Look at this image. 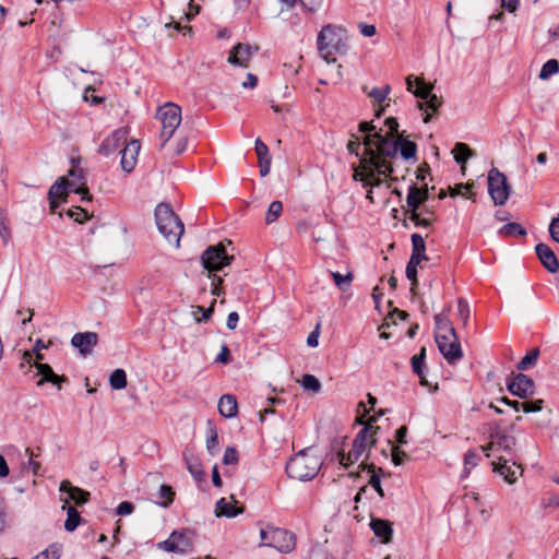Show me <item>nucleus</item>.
Listing matches in <instances>:
<instances>
[{
    "mask_svg": "<svg viewBox=\"0 0 559 559\" xmlns=\"http://www.w3.org/2000/svg\"><path fill=\"white\" fill-rule=\"evenodd\" d=\"M365 150L360 164L353 165L355 181L362 182L364 187H378L382 183L381 177H389L393 173V158L399 153V138L384 136L382 130L364 139Z\"/></svg>",
    "mask_w": 559,
    "mask_h": 559,
    "instance_id": "f257e3e1",
    "label": "nucleus"
},
{
    "mask_svg": "<svg viewBox=\"0 0 559 559\" xmlns=\"http://www.w3.org/2000/svg\"><path fill=\"white\" fill-rule=\"evenodd\" d=\"M376 420V417L369 418V423L355 437L352 449L347 454L342 451L337 453V460L341 465L348 467L362 457L365 460L368 459L371 448L377 442L376 435L379 427L372 426V423Z\"/></svg>",
    "mask_w": 559,
    "mask_h": 559,
    "instance_id": "f03ea898",
    "label": "nucleus"
},
{
    "mask_svg": "<svg viewBox=\"0 0 559 559\" xmlns=\"http://www.w3.org/2000/svg\"><path fill=\"white\" fill-rule=\"evenodd\" d=\"M317 46L319 55L328 63L336 61L337 53H345L346 51V34L344 28L326 24L318 34Z\"/></svg>",
    "mask_w": 559,
    "mask_h": 559,
    "instance_id": "7ed1b4c3",
    "label": "nucleus"
},
{
    "mask_svg": "<svg viewBox=\"0 0 559 559\" xmlns=\"http://www.w3.org/2000/svg\"><path fill=\"white\" fill-rule=\"evenodd\" d=\"M321 466L322 460L320 456L307 449L300 451L287 462L286 472L290 478L305 481L314 478Z\"/></svg>",
    "mask_w": 559,
    "mask_h": 559,
    "instance_id": "20e7f679",
    "label": "nucleus"
},
{
    "mask_svg": "<svg viewBox=\"0 0 559 559\" xmlns=\"http://www.w3.org/2000/svg\"><path fill=\"white\" fill-rule=\"evenodd\" d=\"M155 221L165 239L178 247L185 228L181 219L174 213L170 205L159 203L155 209Z\"/></svg>",
    "mask_w": 559,
    "mask_h": 559,
    "instance_id": "39448f33",
    "label": "nucleus"
},
{
    "mask_svg": "<svg viewBox=\"0 0 559 559\" xmlns=\"http://www.w3.org/2000/svg\"><path fill=\"white\" fill-rule=\"evenodd\" d=\"M69 192H74L82 195L83 201H91L92 197L88 189L76 185L74 180H68L66 177H60L49 189L48 199L51 212L60 205V201H64Z\"/></svg>",
    "mask_w": 559,
    "mask_h": 559,
    "instance_id": "423d86ee",
    "label": "nucleus"
},
{
    "mask_svg": "<svg viewBox=\"0 0 559 559\" xmlns=\"http://www.w3.org/2000/svg\"><path fill=\"white\" fill-rule=\"evenodd\" d=\"M157 117L162 121V147H165L181 122V108L167 103L158 109Z\"/></svg>",
    "mask_w": 559,
    "mask_h": 559,
    "instance_id": "0eeeda50",
    "label": "nucleus"
},
{
    "mask_svg": "<svg viewBox=\"0 0 559 559\" xmlns=\"http://www.w3.org/2000/svg\"><path fill=\"white\" fill-rule=\"evenodd\" d=\"M416 83L417 88L414 90L413 75L406 78L407 91L424 100L418 103L419 108L421 110L437 112L441 106V99L437 95L431 94L432 85L425 84L421 79H416Z\"/></svg>",
    "mask_w": 559,
    "mask_h": 559,
    "instance_id": "6e6552de",
    "label": "nucleus"
},
{
    "mask_svg": "<svg viewBox=\"0 0 559 559\" xmlns=\"http://www.w3.org/2000/svg\"><path fill=\"white\" fill-rule=\"evenodd\" d=\"M202 264L209 272L222 270L224 266L229 265L234 257L228 255L226 248L223 243L210 246L202 254Z\"/></svg>",
    "mask_w": 559,
    "mask_h": 559,
    "instance_id": "1a4fd4ad",
    "label": "nucleus"
},
{
    "mask_svg": "<svg viewBox=\"0 0 559 559\" xmlns=\"http://www.w3.org/2000/svg\"><path fill=\"white\" fill-rule=\"evenodd\" d=\"M512 193V185L508 177L498 168L491 166V202L495 205H504Z\"/></svg>",
    "mask_w": 559,
    "mask_h": 559,
    "instance_id": "9d476101",
    "label": "nucleus"
},
{
    "mask_svg": "<svg viewBox=\"0 0 559 559\" xmlns=\"http://www.w3.org/2000/svg\"><path fill=\"white\" fill-rule=\"evenodd\" d=\"M192 532H173L169 537L158 543V548L167 552L187 554L192 551Z\"/></svg>",
    "mask_w": 559,
    "mask_h": 559,
    "instance_id": "9b49d317",
    "label": "nucleus"
},
{
    "mask_svg": "<svg viewBox=\"0 0 559 559\" xmlns=\"http://www.w3.org/2000/svg\"><path fill=\"white\" fill-rule=\"evenodd\" d=\"M436 343L440 353L449 364L453 365L462 358L463 352L456 334L449 336L440 334L436 336Z\"/></svg>",
    "mask_w": 559,
    "mask_h": 559,
    "instance_id": "f8f14e48",
    "label": "nucleus"
},
{
    "mask_svg": "<svg viewBox=\"0 0 559 559\" xmlns=\"http://www.w3.org/2000/svg\"><path fill=\"white\" fill-rule=\"evenodd\" d=\"M496 459L498 461L491 460V471L499 474L508 484L515 483L522 475L521 466L503 455L496 456Z\"/></svg>",
    "mask_w": 559,
    "mask_h": 559,
    "instance_id": "ddd939ff",
    "label": "nucleus"
},
{
    "mask_svg": "<svg viewBox=\"0 0 559 559\" xmlns=\"http://www.w3.org/2000/svg\"><path fill=\"white\" fill-rule=\"evenodd\" d=\"M258 50V46L239 43L230 49L227 62L235 67L248 68L251 58Z\"/></svg>",
    "mask_w": 559,
    "mask_h": 559,
    "instance_id": "4468645a",
    "label": "nucleus"
},
{
    "mask_svg": "<svg viewBox=\"0 0 559 559\" xmlns=\"http://www.w3.org/2000/svg\"><path fill=\"white\" fill-rule=\"evenodd\" d=\"M129 135L128 128H120L115 130L110 135H108L103 143L100 144L98 152L105 156L112 154L117 151L121 145L127 143Z\"/></svg>",
    "mask_w": 559,
    "mask_h": 559,
    "instance_id": "2eb2a0df",
    "label": "nucleus"
},
{
    "mask_svg": "<svg viewBox=\"0 0 559 559\" xmlns=\"http://www.w3.org/2000/svg\"><path fill=\"white\" fill-rule=\"evenodd\" d=\"M270 547L283 554L292 552L296 547V537L286 530L275 527Z\"/></svg>",
    "mask_w": 559,
    "mask_h": 559,
    "instance_id": "dca6fc26",
    "label": "nucleus"
},
{
    "mask_svg": "<svg viewBox=\"0 0 559 559\" xmlns=\"http://www.w3.org/2000/svg\"><path fill=\"white\" fill-rule=\"evenodd\" d=\"M98 343V335L95 332H79L71 338V345L78 348L84 357L90 355Z\"/></svg>",
    "mask_w": 559,
    "mask_h": 559,
    "instance_id": "f3484780",
    "label": "nucleus"
},
{
    "mask_svg": "<svg viewBox=\"0 0 559 559\" xmlns=\"http://www.w3.org/2000/svg\"><path fill=\"white\" fill-rule=\"evenodd\" d=\"M141 150V144L138 140H131L124 148L120 152L121 153V168L126 173H131L138 160V155Z\"/></svg>",
    "mask_w": 559,
    "mask_h": 559,
    "instance_id": "a211bd4d",
    "label": "nucleus"
},
{
    "mask_svg": "<svg viewBox=\"0 0 559 559\" xmlns=\"http://www.w3.org/2000/svg\"><path fill=\"white\" fill-rule=\"evenodd\" d=\"M243 507L238 506V501L235 500L234 496L227 498H221L215 504V515L217 518H236L243 512Z\"/></svg>",
    "mask_w": 559,
    "mask_h": 559,
    "instance_id": "6ab92c4d",
    "label": "nucleus"
},
{
    "mask_svg": "<svg viewBox=\"0 0 559 559\" xmlns=\"http://www.w3.org/2000/svg\"><path fill=\"white\" fill-rule=\"evenodd\" d=\"M534 386V381L528 376L523 373H519L508 385L509 390L513 394L522 399L533 394Z\"/></svg>",
    "mask_w": 559,
    "mask_h": 559,
    "instance_id": "aec40b11",
    "label": "nucleus"
},
{
    "mask_svg": "<svg viewBox=\"0 0 559 559\" xmlns=\"http://www.w3.org/2000/svg\"><path fill=\"white\" fill-rule=\"evenodd\" d=\"M536 254L543 266L550 273L559 270L558 259L552 249L546 243H538L535 248Z\"/></svg>",
    "mask_w": 559,
    "mask_h": 559,
    "instance_id": "412c9836",
    "label": "nucleus"
},
{
    "mask_svg": "<svg viewBox=\"0 0 559 559\" xmlns=\"http://www.w3.org/2000/svg\"><path fill=\"white\" fill-rule=\"evenodd\" d=\"M35 367L37 369L36 374L41 377L37 382L38 386H41L45 382H50L56 385L58 390H61V383L68 381L64 376L56 374L52 368L47 364L36 362Z\"/></svg>",
    "mask_w": 559,
    "mask_h": 559,
    "instance_id": "4be33fe9",
    "label": "nucleus"
},
{
    "mask_svg": "<svg viewBox=\"0 0 559 559\" xmlns=\"http://www.w3.org/2000/svg\"><path fill=\"white\" fill-rule=\"evenodd\" d=\"M60 491L68 495V497L64 500H68V502L71 500L79 506L87 502L90 497V492L79 487L72 486V484L69 480L61 481Z\"/></svg>",
    "mask_w": 559,
    "mask_h": 559,
    "instance_id": "5701e85b",
    "label": "nucleus"
},
{
    "mask_svg": "<svg viewBox=\"0 0 559 559\" xmlns=\"http://www.w3.org/2000/svg\"><path fill=\"white\" fill-rule=\"evenodd\" d=\"M428 199V189L425 187L424 189H420L416 186H411L407 198H406V204L409 211H417L421 203H424Z\"/></svg>",
    "mask_w": 559,
    "mask_h": 559,
    "instance_id": "b1692460",
    "label": "nucleus"
},
{
    "mask_svg": "<svg viewBox=\"0 0 559 559\" xmlns=\"http://www.w3.org/2000/svg\"><path fill=\"white\" fill-rule=\"evenodd\" d=\"M515 444V440L512 436H506L500 433H491V455L496 456L499 451H510Z\"/></svg>",
    "mask_w": 559,
    "mask_h": 559,
    "instance_id": "393cba45",
    "label": "nucleus"
},
{
    "mask_svg": "<svg viewBox=\"0 0 559 559\" xmlns=\"http://www.w3.org/2000/svg\"><path fill=\"white\" fill-rule=\"evenodd\" d=\"M238 405L237 400L231 394L223 395L218 401V412L226 418H231L237 415Z\"/></svg>",
    "mask_w": 559,
    "mask_h": 559,
    "instance_id": "a878e982",
    "label": "nucleus"
},
{
    "mask_svg": "<svg viewBox=\"0 0 559 559\" xmlns=\"http://www.w3.org/2000/svg\"><path fill=\"white\" fill-rule=\"evenodd\" d=\"M370 526L374 535L382 538L383 543H388L391 539L393 530L389 521L381 519H372L370 522Z\"/></svg>",
    "mask_w": 559,
    "mask_h": 559,
    "instance_id": "bb28decb",
    "label": "nucleus"
},
{
    "mask_svg": "<svg viewBox=\"0 0 559 559\" xmlns=\"http://www.w3.org/2000/svg\"><path fill=\"white\" fill-rule=\"evenodd\" d=\"M426 348L421 347L419 353L412 357V369L420 379L421 385H428L425 373Z\"/></svg>",
    "mask_w": 559,
    "mask_h": 559,
    "instance_id": "cd10ccee",
    "label": "nucleus"
},
{
    "mask_svg": "<svg viewBox=\"0 0 559 559\" xmlns=\"http://www.w3.org/2000/svg\"><path fill=\"white\" fill-rule=\"evenodd\" d=\"M436 330L435 337L443 334V336H449L452 334H456L454 328L449 321L448 317L443 313L436 314L435 317Z\"/></svg>",
    "mask_w": 559,
    "mask_h": 559,
    "instance_id": "c85d7f7f",
    "label": "nucleus"
},
{
    "mask_svg": "<svg viewBox=\"0 0 559 559\" xmlns=\"http://www.w3.org/2000/svg\"><path fill=\"white\" fill-rule=\"evenodd\" d=\"M62 509L67 511V520L64 522L66 531H68V532L75 531L81 522V516H80L79 512L72 506H68V500H64V504H63Z\"/></svg>",
    "mask_w": 559,
    "mask_h": 559,
    "instance_id": "c756f323",
    "label": "nucleus"
},
{
    "mask_svg": "<svg viewBox=\"0 0 559 559\" xmlns=\"http://www.w3.org/2000/svg\"><path fill=\"white\" fill-rule=\"evenodd\" d=\"M497 234L502 237H525L527 233L519 223H507L497 230Z\"/></svg>",
    "mask_w": 559,
    "mask_h": 559,
    "instance_id": "7c9ffc66",
    "label": "nucleus"
},
{
    "mask_svg": "<svg viewBox=\"0 0 559 559\" xmlns=\"http://www.w3.org/2000/svg\"><path fill=\"white\" fill-rule=\"evenodd\" d=\"M453 157L457 164L461 165V169L465 171V163L468 157L472 156L471 148L465 143H456L452 150Z\"/></svg>",
    "mask_w": 559,
    "mask_h": 559,
    "instance_id": "2f4dec72",
    "label": "nucleus"
},
{
    "mask_svg": "<svg viewBox=\"0 0 559 559\" xmlns=\"http://www.w3.org/2000/svg\"><path fill=\"white\" fill-rule=\"evenodd\" d=\"M183 461L186 462L187 468L191 476L198 481L202 480L204 473L200 462L197 459H193L192 455L187 452L183 453Z\"/></svg>",
    "mask_w": 559,
    "mask_h": 559,
    "instance_id": "473e14b6",
    "label": "nucleus"
},
{
    "mask_svg": "<svg viewBox=\"0 0 559 559\" xmlns=\"http://www.w3.org/2000/svg\"><path fill=\"white\" fill-rule=\"evenodd\" d=\"M360 468L362 469H368L369 472H371V476H370V479H369V485L378 492V495L383 498L384 497V491L381 487V480H380V477L378 474L374 473V465L373 464H366L365 463V460L361 462V464L359 465Z\"/></svg>",
    "mask_w": 559,
    "mask_h": 559,
    "instance_id": "72a5a7b5",
    "label": "nucleus"
},
{
    "mask_svg": "<svg viewBox=\"0 0 559 559\" xmlns=\"http://www.w3.org/2000/svg\"><path fill=\"white\" fill-rule=\"evenodd\" d=\"M399 151L404 159H411L415 157L417 146L414 142L399 136Z\"/></svg>",
    "mask_w": 559,
    "mask_h": 559,
    "instance_id": "f704fd0d",
    "label": "nucleus"
},
{
    "mask_svg": "<svg viewBox=\"0 0 559 559\" xmlns=\"http://www.w3.org/2000/svg\"><path fill=\"white\" fill-rule=\"evenodd\" d=\"M175 497V492L173 488L168 485H162L158 490V500L156 503L163 508H167L173 503Z\"/></svg>",
    "mask_w": 559,
    "mask_h": 559,
    "instance_id": "c9c22d12",
    "label": "nucleus"
},
{
    "mask_svg": "<svg viewBox=\"0 0 559 559\" xmlns=\"http://www.w3.org/2000/svg\"><path fill=\"white\" fill-rule=\"evenodd\" d=\"M418 262L416 261L415 258H411L407 265H406V277L407 280L411 282L412 284V287H411V292L413 294H415V290L417 288V285H418V281H417V266H418Z\"/></svg>",
    "mask_w": 559,
    "mask_h": 559,
    "instance_id": "e433bc0d",
    "label": "nucleus"
},
{
    "mask_svg": "<svg viewBox=\"0 0 559 559\" xmlns=\"http://www.w3.org/2000/svg\"><path fill=\"white\" fill-rule=\"evenodd\" d=\"M109 383L114 390H122L127 386V374L123 369H116L109 378Z\"/></svg>",
    "mask_w": 559,
    "mask_h": 559,
    "instance_id": "4c0bfd02",
    "label": "nucleus"
},
{
    "mask_svg": "<svg viewBox=\"0 0 559 559\" xmlns=\"http://www.w3.org/2000/svg\"><path fill=\"white\" fill-rule=\"evenodd\" d=\"M61 552L62 546L60 544L53 543L32 559H60Z\"/></svg>",
    "mask_w": 559,
    "mask_h": 559,
    "instance_id": "58836bf2",
    "label": "nucleus"
},
{
    "mask_svg": "<svg viewBox=\"0 0 559 559\" xmlns=\"http://www.w3.org/2000/svg\"><path fill=\"white\" fill-rule=\"evenodd\" d=\"M218 448V437L216 428L209 421L206 430V449L211 454H215Z\"/></svg>",
    "mask_w": 559,
    "mask_h": 559,
    "instance_id": "ea45409f",
    "label": "nucleus"
},
{
    "mask_svg": "<svg viewBox=\"0 0 559 559\" xmlns=\"http://www.w3.org/2000/svg\"><path fill=\"white\" fill-rule=\"evenodd\" d=\"M538 356H539V349L538 348H533L518 364V369H520V370H527L531 367L535 366L536 362H537Z\"/></svg>",
    "mask_w": 559,
    "mask_h": 559,
    "instance_id": "a19ab883",
    "label": "nucleus"
},
{
    "mask_svg": "<svg viewBox=\"0 0 559 559\" xmlns=\"http://www.w3.org/2000/svg\"><path fill=\"white\" fill-rule=\"evenodd\" d=\"M334 284L343 292L347 290L350 283L353 282V274L348 272L347 274L343 275L338 272H330Z\"/></svg>",
    "mask_w": 559,
    "mask_h": 559,
    "instance_id": "79ce46f5",
    "label": "nucleus"
},
{
    "mask_svg": "<svg viewBox=\"0 0 559 559\" xmlns=\"http://www.w3.org/2000/svg\"><path fill=\"white\" fill-rule=\"evenodd\" d=\"M543 404V400H525L521 403L516 402L515 407L518 411L521 408L524 413H534L542 411Z\"/></svg>",
    "mask_w": 559,
    "mask_h": 559,
    "instance_id": "37998d69",
    "label": "nucleus"
},
{
    "mask_svg": "<svg viewBox=\"0 0 559 559\" xmlns=\"http://www.w3.org/2000/svg\"><path fill=\"white\" fill-rule=\"evenodd\" d=\"M283 212V204L281 201H273L266 211L265 223L272 224L275 222Z\"/></svg>",
    "mask_w": 559,
    "mask_h": 559,
    "instance_id": "c03bdc74",
    "label": "nucleus"
},
{
    "mask_svg": "<svg viewBox=\"0 0 559 559\" xmlns=\"http://www.w3.org/2000/svg\"><path fill=\"white\" fill-rule=\"evenodd\" d=\"M25 453L28 455V460H27V462H25L23 464V469H31L33 475H35V476L41 475V473H40L41 465L39 462L34 460L35 454H34L33 450L29 448H26Z\"/></svg>",
    "mask_w": 559,
    "mask_h": 559,
    "instance_id": "a18cd8bd",
    "label": "nucleus"
},
{
    "mask_svg": "<svg viewBox=\"0 0 559 559\" xmlns=\"http://www.w3.org/2000/svg\"><path fill=\"white\" fill-rule=\"evenodd\" d=\"M559 71V62L556 59L548 60L539 72L540 80H547Z\"/></svg>",
    "mask_w": 559,
    "mask_h": 559,
    "instance_id": "49530a36",
    "label": "nucleus"
},
{
    "mask_svg": "<svg viewBox=\"0 0 559 559\" xmlns=\"http://www.w3.org/2000/svg\"><path fill=\"white\" fill-rule=\"evenodd\" d=\"M390 91V85H385L383 88L373 87L370 92H367V95L373 98L377 104L382 105L386 100Z\"/></svg>",
    "mask_w": 559,
    "mask_h": 559,
    "instance_id": "de8ad7c7",
    "label": "nucleus"
},
{
    "mask_svg": "<svg viewBox=\"0 0 559 559\" xmlns=\"http://www.w3.org/2000/svg\"><path fill=\"white\" fill-rule=\"evenodd\" d=\"M300 383L306 391H311L313 393H318L321 389L320 381L312 374H305Z\"/></svg>",
    "mask_w": 559,
    "mask_h": 559,
    "instance_id": "09e8293b",
    "label": "nucleus"
},
{
    "mask_svg": "<svg viewBox=\"0 0 559 559\" xmlns=\"http://www.w3.org/2000/svg\"><path fill=\"white\" fill-rule=\"evenodd\" d=\"M11 236L12 235L9 221L5 214L2 211H0V237L4 245L9 243V241L11 240Z\"/></svg>",
    "mask_w": 559,
    "mask_h": 559,
    "instance_id": "8fccbe9b",
    "label": "nucleus"
},
{
    "mask_svg": "<svg viewBox=\"0 0 559 559\" xmlns=\"http://www.w3.org/2000/svg\"><path fill=\"white\" fill-rule=\"evenodd\" d=\"M213 313V305H211L209 308H204L202 306H195L193 307L192 314L194 317V320L197 322H203L207 321Z\"/></svg>",
    "mask_w": 559,
    "mask_h": 559,
    "instance_id": "3c124183",
    "label": "nucleus"
},
{
    "mask_svg": "<svg viewBox=\"0 0 559 559\" xmlns=\"http://www.w3.org/2000/svg\"><path fill=\"white\" fill-rule=\"evenodd\" d=\"M69 180H74L76 185H81L84 188H87L85 185V173L79 166L73 165L69 170Z\"/></svg>",
    "mask_w": 559,
    "mask_h": 559,
    "instance_id": "603ef678",
    "label": "nucleus"
},
{
    "mask_svg": "<svg viewBox=\"0 0 559 559\" xmlns=\"http://www.w3.org/2000/svg\"><path fill=\"white\" fill-rule=\"evenodd\" d=\"M35 353V359L34 354L31 352H24L21 362V368H23L25 365H28L29 367L35 366L36 362H40L44 359V356L40 352H34Z\"/></svg>",
    "mask_w": 559,
    "mask_h": 559,
    "instance_id": "864d4df0",
    "label": "nucleus"
},
{
    "mask_svg": "<svg viewBox=\"0 0 559 559\" xmlns=\"http://www.w3.org/2000/svg\"><path fill=\"white\" fill-rule=\"evenodd\" d=\"M69 217L73 218L75 222L83 223L88 219L90 215L86 210L81 207H75L74 210L68 211Z\"/></svg>",
    "mask_w": 559,
    "mask_h": 559,
    "instance_id": "5fc2aeb1",
    "label": "nucleus"
},
{
    "mask_svg": "<svg viewBox=\"0 0 559 559\" xmlns=\"http://www.w3.org/2000/svg\"><path fill=\"white\" fill-rule=\"evenodd\" d=\"M254 150L258 155V159L269 158L271 157L269 147L261 139H257L254 142Z\"/></svg>",
    "mask_w": 559,
    "mask_h": 559,
    "instance_id": "6e6d98bb",
    "label": "nucleus"
},
{
    "mask_svg": "<svg viewBox=\"0 0 559 559\" xmlns=\"http://www.w3.org/2000/svg\"><path fill=\"white\" fill-rule=\"evenodd\" d=\"M411 239H412V246H413L412 252H414V251L426 252V245H425L424 237L421 235L413 234Z\"/></svg>",
    "mask_w": 559,
    "mask_h": 559,
    "instance_id": "4d7b16f0",
    "label": "nucleus"
},
{
    "mask_svg": "<svg viewBox=\"0 0 559 559\" xmlns=\"http://www.w3.org/2000/svg\"><path fill=\"white\" fill-rule=\"evenodd\" d=\"M274 530H275V527H273V526H267L266 528H261L260 530V537H261L260 546L270 547V545H271V537L274 534Z\"/></svg>",
    "mask_w": 559,
    "mask_h": 559,
    "instance_id": "13d9d810",
    "label": "nucleus"
},
{
    "mask_svg": "<svg viewBox=\"0 0 559 559\" xmlns=\"http://www.w3.org/2000/svg\"><path fill=\"white\" fill-rule=\"evenodd\" d=\"M392 462L394 465H401L407 457L406 452L402 451L397 445H392Z\"/></svg>",
    "mask_w": 559,
    "mask_h": 559,
    "instance_id": "bf43d9fd",
    "label": "nucleus"
},
{
    "mask_svg": "<svg viewBox=\"0 0 559 559\" xmlns=\"http://www.w3.org/2000/svg\"><path fill=\"white\" fill-rule=\"evenodd\" d=\"M479 456L474 452H467L464 457L465 472L469 473L472 467L478 464Z\"/></svg>",
    "mask_w": 559,
    "mask_h": 559,
    "instance_id": "052dcab7",
    "label": "nucleus"
},
{
    "mask_svg": "<svg viewBox=\"0 0 559 559\" xmlns=\"http://www.w3.org/2000/svg\"><path fill=\"white\" fill-rule=\"evenodd\" d=\"M324 0H299L301 5L308 11V12H317L323 4Z\"/></svg>",
    "mask_w": 559,
    "mask_h": 559,
    "instance_id": "680f3d73",
    "label": "nucleus"
},
{
    "mask_svg": "<svg viewBox=\"0 0 559 559\" xmlns=\"http://www.w3.org/2000/svg\"><path fill=\"white\" fill-rule=\"evenodd\" d=\"M385 126L388 127L389 131L385 134H383L384 136L399 138L397 136L399 123L395 118H393V117L386 118Z\"/></svg>",
    "mask_w": 559,
    "mask_h": 559,
    "instance_id": "e2e57ef3",
    "label": "nucleus"
},
{
    "mask_svg": "<svg viewBox=\"0 0 559 559\" xmlns=\"http://www.w3.org/2000/svg\"><path fill=\"white\" fill-rule=\"evenodd\" d=\"M238 462V453L234 448H227L224 453L223 463L226 465L236 464Z\"/></svg>",
    "mask_w": 559,
    "mask_h": 559,
    "instance_id": "0e129e2a",
    "label": "nucleus"
},
{
    "mask_svg": "<svg viewBox=\"0 0 559 559\" xmlns=\"http://www.w3.org/2000/svg\"><path fill=\"white\" fill-rule=\"evenodd\" d=\"M469 189H471V186L469 185H457L455 186L454 188H451L450 189V195L451 197H455V195H464V197H467V198H472V194H467V192H469Z\"/></svg>",
    "mask_w": 559,
    "mask_h": 559,
    "instance_id": "69168bd1",
    "label": "nucleus"
},
{
    "mask_svg": "<svg viewBox=\"0 0 559 559\" xmlns=\"http://www.w3.org/2000/svg\"><path fill=\"white\" fill-rule=\"evenodd\" d=\"M457 314L460 319L465 323L469 316L468 304L462 299L457 302Z\"/></svg>",
    "mask_w": 559,
    "mask_h": 559,
    "instance_id": "338daca9",
    "label": "nucleus"
},
{
    "mask_svg": "<svg viewBox=\"0 0 559 559\" xmlns=\"http://www.w3.org/2000/svg\"><path fill=\"white\" fill-rule=\"evenodd\" d=\"M549 234L554 241L559 242V216L551 221Z\"/></svg>",
    "mask_w": 559,
    "mask_h": 559,
    "instance_id": "774afa93",
    "label": "nucleus"
}]
</instances>
